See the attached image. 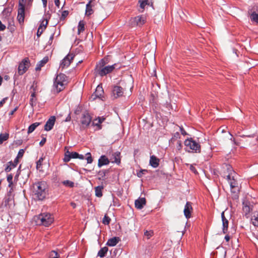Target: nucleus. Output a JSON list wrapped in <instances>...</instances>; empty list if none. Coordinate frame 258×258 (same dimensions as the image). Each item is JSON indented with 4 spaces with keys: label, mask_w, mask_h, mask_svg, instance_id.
I'll return each instance as SVG.
<instances>
[{
    "label": "nucleus",
    "mask_w": 258,
    "mask_h": 258,
    "mask_svg": "<svg viewBox=\"0 0 258 258\" xmlns=\"http://www.w3.org/2000/svg\"><path fill=\"white\" fill-rule=\"evenodd\" d=\"M24 0H19L18 9L17 20L20 24H23L25 18Z\"/></svg>",
    "instance_id": "nucleus-6"
},
{
    "label": "nucleus",
    "mask_w": 258,
    "mask_h": 258,
    "mask_svg": "<svg viewBox=\"0 0 258 258\" xmlns=\"http://www.w3.org/2000/svg\"><path fill=\"white\" fill-rule=\"evenodd\" d=\"M71 205L74 208H75L76 207V204L75 203H72Z\"/></svg>",
    "instance_id": "nucleus-63"
},
{
    "label": "nucleus",
    "mask_w": 258,
    "mask_h": 258,
    "mask_svg": "<svg viewBox=\"0 0 258 258\" xmlns=\"http://www.w3.org/2000/svg\"><path fill=\"white\" fill-rule=\"evenodd\" d=\"M115 64L101 69L98 71V74L101 76H103L111 73L115 69Z\"/></svg>",
    "instance_id": "nucleus-12"
},
{
    "label": "nucleus",
    "mask_w": 258,
    "mask_h": 258,
    "mask_svg": "<svg viewBox=\"0 0 258 258\" xmlns=\"http://www.w3.org/2000/svg\"><path fill=\"white\" fill-rule=\"evenodd\" d=\"M108 250V248L107 247L105 246V247H102L98 251V256H99L101 257H104L105 255V254H106V253L107 252Z\"/></svg>",
    "instance_id": "nucleus-29"
},
{
    "label": "nucleus",
    "mask_w": 258,
    "mask_h": 258,
    "mask_svg": "<svg viewBox=\"0 0 258 258\" xmlns=\"http://www.w3.org/2000/svg\"><path fill=\"white\" fill-rule=\"evenodd\" d=\"M8 99V98L7 97H6L5 98H4L1 102H0V107H2L3 106V105H4V104L6 102V101Z\"/></svg>",
    "instance_id": "nucleus-50"
},
{
    "label": "nucleus",
    "mask_w": 258,
    "mask_h": 258,
    "mask_svg": "<svg viewBox=\"0 0 258 258\" xmlns=\"http://www.w3.org/2000/svg\"><path fill=\"white\" fill-rule=\"evenodd\" d=\"M55 121V117L54 116H51L46 122L44 126V130L46 131H50L53 127Z\"/></svg>",
    "instance_id": "nucleus-16"
},
{
    "label": "nucleus",
    "mask_w": 258,
    "mask_h": 258,
    "mask_svg": "<svg viewBox=\"0 0 258 258\" xmlns=\"http://www.w3.org/2000/svg\"><path fill=\"white\" fill-rule=\"evenodd\" d=\"M177 144L178 145L177 148L178 150H180L181 148V144L180 141H178Z\"/></svg>",
    "instance_id": "nucleus-56"
},
{
    "label": "nucleus",
    "mask_w": 258,
    "mask_h": 258,
    "mask_svg": "<svg viewBox=\"0 0 258 258\" xmlns=\"http://www.w3.org/2000/svg\"><path fill=\"white\" fill-rule=\"evenodd\" d=\"M185 150L188 152L199 153L201 151L200 145L194 141L191 138L186 139L184 141Z\"/></svg>",
    "instance_id": "nucleus-4"
},
{
    "label": "nucleus",
    "mask_w": 258,
    "mask_h": 258,
    "mask_svg": "<svg viewBox=\"0 0 258 258\" xmlns=\"http://www.w3.org/2000/svg\"><path fill=\"white\" fill-rule=\"evenodd\" d=\"M9 137V135L8 133L1 134H0V145L2 144L3 142L7 141Z\"/></svg>",
    "instance_id": "nucleus-34"
},
{
    "label": "nucleus",
    "mask_w": 258,
    "mask_h": 258,
    "mask_svg": "<svg viewBox=\"0 0 258 258\" xmlns=\"http://www.w3.org/2000/svg\"><path fill=\"white\" fill-rule=\"evenodd\" d=\"M147 172V170H142L139 172L137 173V175L139 177H141L143 175V174H145V173Z\"/></svg>",
    "instance_id": "nucleus-45"
},
{
    "label": "nucleus",
    "mask_w": 258,
    "mask_h": 258,
    "mask_svg": "<svg viewBox=\"0 0 258 258\" xmlns=\"http://www.w3.org/2000/svg\"><path fill=\"white\" fill-rule=\"evenodd\" d=\"M2 81H3V79H2V78L0 76V85H1V84H2Z\"/></svg>",
    "instance_id": "nucleus-64"
},
{
    "label": "nucleus",
    "mask_w": 258,
    "mask_h": 258,
    "mask_svg": "<svg viewBox=\"0 0 258 258\" xmlns=\"http://www.w3.org/2000/svg\"><path fill=\"white\" fill-rule=\"evenodd\" d=\"M109 163V159L104 155H102L98 160V166L99 167L103 165H108Z\"/></svg>",
    "instance_id": "nucleus-22"
},
{
    "label": "nucleus",
    "mask_w": 258,
    "mask_h": 258,
    "mask_svg": "<svg viewBox=\"0 0 258 258\" xmlns=\"http://www.w3.org/2000/svg\"><path fill=\"white\" fill-rule=\"evenodd\" d=\"M150 164L154 168H157L159 164V159L154 155L150 157Z\"/></svg>",
    "instance_id": "nucleus-23"
},
{
    "label": "nucleus",
    "mask_w": 258,
    "mask_h": 258,
    "mask_svg": "<svg viewBox=\"0 0 258 258\" xmlns=\"http://www.w3.org/2000/svg\"><path fill=\"white\" fill-rule=\"evenodd\" d=\"M54 3L56 6L59 8L60 4L59 0H54Z\"/></svg>",
    "instance_id": "nucleus-53"
},
{
    "label": "nucleus",
    "mask_w": 258,
    "mask_h": 258,
    "mask_svg": "<svg viewBox=\"0 0 258 258\" xmlns=\"http://www.w3.org/2000/svg\"><path fill=\"white\" fill-rule=\"evenodd\" d=\"M257 7H254L252 9L249 10L248 14L250 15V20L258 24V10Z\"/></svg>",
    "instance_id": "nucleus-10"
},
{
    "label": "nucleus",
    "mask_w": 258,
    "mask_h": 258,
    "mask_svg": "<svg viewBox=\"0 0 258 258\" xmlns=\"http://www.w3.org/2000/svg\"><path fill=\"white\" fill-rule=\"evenodd\" d=\"M95 5V3L93 1H90L89 3L86 5L85 15L87 17H89L94 13V8Z\"/></svg>",
    "instance_id": "nucleus-11"
},
{
    "label": "nucleus",
    "mask_w": 258,
    "mask_h": 258,
    "mask_svg": "<svg viewBox=\"0 0 258 258\" xmlns=\"http://www.w3.org/2000/svg\"><path fill=\"white\" fill-rule=\"evenodd\" d=\"M41 29H42V28H38V30H37V35L38 37H39L43 32V30H41Z\"/></svg>",
    "instance_id": "nucleus-49"
},
{
    "label": "nucleus",
    "mask_w": 258,
    "mask_h": 258,
    "mask_svg": "<svg viewBox=\"0 0 258 258\" xmlns=\"http://www.w3.org/2000/svg\"><path fill=\"white\" fill-rule=\"evenodd\" d=\"M119 237H114L108 240L106 244L109 246H114L116 245L119 241Z\"/></svg>",
    "instance_id": "nucleus-25"
},
{
    "label": "nucleus",
    "mask_w": 258,
    "mask_h": 258,
    "mask_svg": "<svg viewBox=\"0 0 258 258\" xmlns=\"http://www.w3.org/2000/svg\"><path fill=\"white\" fill-rule=\"evenodd\" d=\"M6 29V26L5 25L2 24L1 21L0 20V31H2L5 30Z\"/></svg>",
    "instance_id": "nucleus-48"
},
{
    "label": "nucleus",
    "mask_w": 258,
    "mask_h": 258,
    "mask_svg": "<svg viewBox=\"0 0 258 258\" xmlns=\"http://www.w3.org/2000/svg\"><path fill=\"white\" fill-rule=\"evenodd\" d=\"M34 219L38 225H42L44 226H49L54 221L53 215L47 213H42Z\"/></svg>",
    "instance_id": "nucleus-2"
},
{
    "label": "nucleus",
    "mask_w": 258,
    "mask_h": 258,
    "mask_svg": "<svg viewBox=\"0 0 258 258\" xmlns=\"http://www.w3.org/2000/svg\"><path fill=\"white\" fill-rule=\"evenodd\" d=\"M47 24H48L47 20L44 19L41 21L39 28H41L42 29H41L43 30L44 31L46 29Z\"/></svg>",
    "instance_id": "nucleus-35"
},
{
    "label": "nucleus",
    "mask_w": 258,
    "mask_h": 258,
    "mask_svg": "<svg viewBox=\"0 0 258 258\" xmlns=\"http://www.w3.org/2000/svg\"><path fill=\"white\" fill-rule=\"evenodd\" d=\"M73 59V55L72 54H68L62 60L60 64V68L63 69L69 66Z\"/></svg>",
    "instance_id": "nucleus-14"
},
{
    "label": "nucleus",
    "mask_w": 258,
    "mask_h": 258,
    "mask_svg": "<svg viewBox=\"0 0 258 258\" xmlns=\"http://www.w3.org/2000/svg\"><path fill=\"white\" fill-rule=\"evenodd\" d=\"M70 119H71V117H70V116H68V117L66 118V121H70Z\"/></svg>",
    "instance_id": "nucleus-62"
},
{
    "label": "nucleus",
    "mask_w": 258,
    "mask_h": 258,
    "mask_svg": "<svg viewBox=\"0 0 258 258\" xmlns=\"http://www.w3.org/2000/svg\"><path fill=\"white\" fill-rule=\"evenodd\" d=\"M91 120L92 118L89 113L88 112L84 113L80 118L82 127L86 128L88 127L90 125Z\"/></svg>",
    "instance_id": "nucleus-7"
},
{
    "label": "nucleus",
    "mask_w": 258,
    "mask_h": 258,
    "mask_svg": "<svg viewBox=\"0 0 258 258\" xmlns=\"http://www.w3.org/2000/svg\"><path fill=\"white\" fill-rule=\"evenodd\" d=\"M146 21V17L144 15L138 16L133 19V23L138 26H142Z\"/></svg>",
    "instance_id": "nucleus-17"
},
{
    "label": "nucleus",
    "mask_w": 258,
    "mask_h": 258,
    "mask_svg": "<svg viewBox=\"0 0 258 258\" xmlns=\"http://www.w3.org/2000/svg\"><path fill=\"white\" fill-rule=\"evenodd\" d=\"M120 153L117 151L112 154V156L110 157V161L112 163H114L119 165L120 163Z\"/></svg>",
    "instance_id": "nucleus-18"
},
{
    "label": "nucleus",
    "mask_w": 258,
    "mask_h": 258,
    "mask_svg": "<svg viewBox=\"0 0 258 258\" xmlns=\"http://www.w3.org/2000/svg\"><path fill=\"white\" fill-rule=\"evenodd\" d=\"M13 175L10 174L7 176V181L9 182V186L11 187L13 185Z\"/></svg>",
    "instance_id": "nucleus-38"
},
{
    "label": "nucleus",
    "mask_w": 258,
    "mask_h": 258,
    "mask_svg": "<svg viewBox=\"0 0 258 258\" xmlns=\"http://www.w3.org/2000/svg\"><path fill=\"white\" fill-rule=\"evenodd\" d=\"M46 142V139H43V140H41V141L40 142V146H43V144L45 143Z\"/></svg>",
    "instance_id": "nucleus-55"
},
{
    "label": "nucleus",
    "mask_w": 258,
    "mask_h": 258,
    "mask_svg": "<svg viewBox=\"0 0 258 258\" xmlns=\"http://www.w3.org/2000/svg\"><path fill=\"white\" fill-rule=\"evenodd\" d=\"M139 3L142 9H144L146 5H149L148 0H140Z\"/></svg>",
    "instance_id": "nucleus-37"
},
{
    "label": "nucleus",
    "mask_w": 258,
    "mask_h": 258,
    "mask_svg": "<svg viewBox=\"0 0 258 258\" xmlns=\"http://www.w3.org/2000/svg\"><path fill=\"white\" fill-rule=\"evenodd\" d=\"M180 131L182 135H185L186 134L185 131L182 128H180Z\"/></svg>",
    "instance_id": "nucleus-58"
},
{
    "label": "nucleus",
    "mask_w": 258,
    "mask_h": 258,
    "mask_svg": "<svg viewBox=\"0 0 258 258\" xmlns=\"http://www.w3.org/2000/svg\"><path fill=\"white\" fill-rule=\"evenodd\" d=\"M48 61V57L47 56L44 57L41 60L38 62L37 64L35 70L36 71H40L41 67H43Z\"/></svg>",
    "instance_id": "nucleus-24"
},
{
    "label": "nucleus",
    "mask_w": 258,
    "mask_h": 258,
    "mask_svg": "<svg viewBox=\"0 0 258 258\" xmlns=\"http://www.w3.org/2000/svg\"><path fill=\"white\" fill-rule=\"evenodd\" d=\"M43 3V7L45 8L47 6V0H42Z\"/></svg>",
    "instance_id": "nucleus-54"
},
{
    "label": "nucleus",
    "mask_w": 258,
    "mask_h": 258,
    "mask_svg": "<svg viewBox=\"0 0 258 258\" xmlns=\"http://www.w3.org/2000/svg\"><path fill=\"white\" fill-rule=\"evenodd\" d=\"M30 66V62L28 58H25L19 64L18 67V73L20 75H23L28 70Z\"/></svg>",
    "instance_id": "nucleus-8"
},
{
    "label": "nucleus",
    "mask_w": 258,
    "mask_h": 258,
    "mask_svg": "<svg viewBox=\"0 0 258 258\" xmlns=\"http://www.w3.org/2000/svg\"><path fill=\"white\" fill-rule=\"evenodd\" d=\"M221 217L223 224V232L224 233H226L228 230L229 222L228 220L225 217L224 212H223L221 214Z\"/></svg>",
    "instance_id": "nucleus-21"
},
{
    "label": "nucleus",
    "mask_w": 258,
    "mask_h": 258,
    "mask_svg": "<svg viewBox=\"0 0 258 258\" xmlns=\"http://www.w3.org/2000/svg\"><path fill=\"white\" fill-rule=\"evenodd\" d=\"M85 23L83 21H80L78 26V33L80 34L85 30Z\"/></svg>",
    "instance_id": "nucleus-30"
},
{
    "label": "nucleus",
    "mask_w": 258,
    "mask_h": 258,
    "mask_svg": "<svg viewBox=\"0 0 258 258\" xmlns=\"http://www.w3.org/2000/svg\"><path fill=\"white\" fill-rule=\"evenodd\" d=\"M192 211L191 203L187 202L184 207V215L186 219H189L191 217V213Z\"/></svg>",
    "instance_id": "nucleus-13"
},
{
    "label": "nucleus",
    "mask_w": 258,
    "mask_h": 258,
    "mask_svg": "<svg viewBox=\"0 0 258 258\" xmlns=\"http://www.w3.org/2000/svg\"><path fill=\"white\" fill-rule=\"evenodd\" d=\"M243 213L245 214V215H246L250 213L251 209L250 207L249 206L248 203L247 202H243Z\"/></svg>",
    "instance_id": "nucleus-27"
},
{
    "label": "nucleus",
    "mask_w": 258,
    "mask_h": 258,
    "mask_svg": "<svg viewBox=\"0 0 258 258\" xmlns=\"http://www.w3.org/2000/svg\"><path fill=\"white\" fill-rule=\"evenodd\" d=\"M225 239L227 242H228L230 240V236L229 235H226L225 236Z\"/></svg>",
    "instance_id": "nucleus-59"
},
{
    "label": "nucleus",
    "mask_w": 258,
    "mask_h": 258,
    "mask_svg": "<svg viewBox=\"0 0 258 258\" xmlns=\"http://www.w3.org/2000/svg\"><path fill=\"white\" fill-rule=\"evenodd\" d=\"M104 120V118L98 117L97 118L93 120L92 125L96 127V130H100L101 128V123H102Z\"/></svg>",
    "instance_id": "nucleus-19"
},
{
    "label": "nucleus",
    "mask_w": 258,
    "mask_h": 258,
    "mask_svg": "<svg viewBox=\"0 0 258 258\" xmlns=\"http://www.w3.org/2000/svg\"><path fill=\"white\" fill-rule=\"evenodd\" d=\"M31 98H36V94H35V92H33L31 95Z\"/></svg>",
    "instance_id": "nucleus-60"
},
{
    "label": "nucleus",
    "mask_w": 258,
    "mask_h": 258,
    "mask_svg": "<svg viewBox=\"0 0 258 258\" xmlns=\"http://www.w3.org/2000/svg\"><path fill=\"white\" fill-rule=\"evenodd\" d=\"M62 183L64 185L68 187H72L74 186V183L69 180H64Z\"/></svg>",
    "instance_id": "nucleus-36"
},
{
    "label": "nucleus",
    "mask_w": 258,
    "mask_h": 258,
    "mask_svg": "<svg viewBox=\"0 0 258 258\" xmlns=\"http://www.w3.org/2000/svg\"><path fill=\"white\" fill-rule=\"evenodd\" d=\"M153 234L152 231H146L144 233V235L147 239L150 238Z\"/></svg>",
    "instance_id": "nucleus-42"
},
{
    "label": "nucleus",
    "mask_w": 258,
    "mask_h": 258,
    "mask_svg": "<svg viewBox=\"0 0 258 258\" xmlns=\"http://www.w3.org/2000/svg\"><path fill=\"white\" fill-rule=\"evenodd\" d=\"M45 157H41L36 162V168L39 171H42V162L44 159Z\"/></svg>",
    "instance_id": "nucleus-28"
},
{
    "label": "nucleus",
    "mask_w": 258,
    "mask_h": 258,
    "mask_svg": "<svg viewBox=\"0 0 258 258\" xmlns=\"http://www.w3.org/2000/svg\"><path fill=\"white\" fill-rule=\"evenodd\" d=\"M24 150L23 149H20L18 152V154L17 155V158H22L24 154Z\"/></svg>",
    "instance_id": "nucleus-43"
},
{
    "label": "nucleus",
    "mask_w": 258,
    "mask_h": 258,
    "mask_svg": "<svg viewBox=\"0 0 258 258\" xmlns=\"http://www.w3.org/2000/svg\"><path fill=\"white\" fill-rule=\"evenodd\" d=\"M18 159L19 158H17V157L16 158V159L14 160V162H13V163L16 166L19 162V160H18Z\"/></svg>",
    "instance_id": "nucleus-52"
},
{
    "label": "nucleus",
    "mask_w": 258,
    "mask_h": 258,
    "mask_svg": "<svg viewBox=\"0 0 258 258\" xmlns=\"http://www.w3.org/2000/svg\"><path fill=\"white\" fill-rule=\"evenodd\" d=\"M251 222L255 227H258V211L254 212L251 218Z\"/></svg>",
    "instance_id": "nucleus-26"
},
{
    "label": "nucleus",
    "mask_w": 258,
    "mask_h": 258,
    "mask_svg": "<svg viewBox=\"0 0 258 258\" xmlns=\"http://www.w3.org/2000/svg\"><path fill=\"white\" fill-rule=\"evenodd\" d=\"M103 187L102 186H98L95 187V195L97 197H101L102 196V190Z\"/></svg>",
    "instance_id": "nucleus-31"
},
{
    "label": "nucleus",
    "mask_w": 258,
    "mask_h": 258,
    "mask_svg": "<svg viewBox=\"0 0 258 258\" xmlns=\"http://www.w3.org/2000/svg\"><path fill=\"white\" fill-rule=\"evenodd\" d=\"M49 258H58V254L56 251H51L49 254Z\"/></svg>",
    "instance_id": "nucleus-40"
},
{
    "label": "nucleus",
    "mask_w": 258,
    "mask_h": 258,
    "mask_svg": "<svg viewBox=\"0 0 258 258\" xmlns=\"http://www.w3.org/2000/svg\"><path fill=\"white\" fill-rule=\"evenodd\" d=\"M110 219L109 217L105 215L104 218H103L102 222L105 225H108L110 223Z\"/></svg>",
    "instance_id": "nucleus-41"
},
{
    "label": "nucleus",
    "mask_w": 258,
    "mask_h": 258,
    "mask_svg": "<svg viewBox=\"0 0 258 258\" xmlns=\"http://www.w3.org/2000/svg\"><path fill=\"white\" fill-rule=\"evenodd\" d=\"M16 166L13 163V162L10 161L8 162V164L5 168V171L6 172H10L12 169L15 168Z\"/></svg>",
    "instance_id": "nucleus-33"
},
{
    "label": "nucleus",
    "mask_w": 258,
    "mask_h": 258,
    "mask_svg": "<svg viewBox=\"0 0 258 258\" xmlns=\"http://www.w3.org/2000/svg\"><path fill=\"white\" fill-rule=\"evenodd\" d=\"M190 169L195 173H196L197 172L195 167L192 165L190 166Z\"/></svg>",
    "instance_id": "nucleus-51"
},
{
    "label": "nucleus",
    "mask_w": 258,
    "mask_h": 258,
    "mask_svg": "<svg viewBox=\"0 0 258 258\" xmlns=\"http://www.w3.org/2000/svg\"><path fill=\"white\" fill-rule=\"evenodd\" d=\"M71 156L72 158H81V159L83 158V155H80L77 152H72Z\"/></svg>",
    "instance_id": "nucleus-39"
},
{
    "label": "nucleus",
    "mask_w": 258,
    "mask_h": 258,
    "mask_svg": "<svg viewBox=\"0 0 258 258\" xmlns=\"http://www.w3.org/2000/svg\"><path fill=\"white\" fill-rule=\"evenodd\" d=\"M87 155H89V156L87 157V160L88 163H91L93 161L92 158L91 156L90 153H88Z\"/></svg>",
    "instance_id": "nucleus-46"
},
{
    "label": "nucleus",
    "mask_w": 258,
    "mask_h": 258,
    "mask_svg": "<svg viewBox=\"0 0 258 258\" xmlns=\"http://www.w3.org/2000/svg\"><path fill=\"white\" fill-rule=\"evenodd\" d=\"M67 76L63 74L58 75L54 81L53 87L57 93L63 90L68 84Z\"/></svg>",
    "instance_id": "nucleus-3"
},
{
    "label": "nucleus",
    "mask_w": 258,
    "mask_h": 258,
    "mask_svg": "<svg viewBox=\"0 0 258 258\" xmlns=\"http://www.w3.org/2000/svg\"><path fill=\"white\" fill-rule=\"evenodd\" d=\"M47 185L45 182H38L33 185L34 195L39 200H43L46 195Z\"/></svg>",
    "instance_id": "nucleus-1"
},
{
    "label": "nucleus",
    "mask_w": 258,
    "mask_h": 258,
    "mask_svg": "<svg viewBox=\"0 0 258 258\" xmlns=\"http://www.w3.org/2000/svg\"><path fill=\"white\" fill-rule=\"evenodd\" d=\"M103 94L104 90L102 87L101 85H98L95 92L91 96V99L94 100L97 98H98L103 100V98H104Z\"/></svg>",
    "instance_id": "nucleus-9"
},
{
    "label": "nucleus",
    "mask_w": 258,
    "mask_h": 258,
    "mask_svg": "<svg viewBox=\"0 0 258 258\" xmlns=\"http://www.w3.org/2000/svg\"><path fill=\"white\" fill-rule=\"evenodd\" d=\"M37 99L34 98H31L30 100V104L31 106H33L34 105H36Z\"/></svg>",
    "instance_id": "nucleus-44"
},
{
    "label": "nucleus",
    "mask_w": 258,
    "mask_h": 258,
    "mask_svg": "<svg viewBox=\"0 0 258 258\" xmlns=\"http://www.w3.org/2000/svg\"><path fill=\"white\" fill-rule=\"evenodd\" d=\"M71 156H66V155H64V158H63V161L64 162H68L71 159Z\"/></svg>",
    "instance_id": "nucleus-47"
},
{
    "label": "nucleus",
    "mask_w": 258,
    "mask_h": 258,
    "mask_svg": "<svg viewBox=\"0 0 258 258\" xmlns=\"http://www.w3.org/2000/svg\"><path fill=\"white\" fill-rule=\"evenodd\" d=\"M17 109L18 108L16 107L14 110H13L10 112L9 114L11 115H13L14 113V112L17 110Z\"/></svg>",
    "instance_id": "nucleus-57"
},
{
    "label": "nucleus",
    "mask_w": 258,
    "mask_h": 258,
    "mask_svg": "<svg viewBox=\"0 0 258 258\" xmlns=\"http://www.w3.org/2000/svg\"><path fill=\"white\" fill-rule=\"evenodd\" d=\"M40 124L39 122H35L30 125L28 127V134L32 133Z\"/></svg>",
    "instance_id": "nucleus-32"
},
{
    "label": "nucleus",
    "mask_w": 258,
    "mask_h": 258,
    "mask_svg": "<svg viewBox=\"0 0 258 258\" xmlns=\"http://www.w3.org/2000/svg\"><path fill=\"white\" fill-rule=\"evenodd\" d=\"M123 92L122 88L118 86H115L113 87L112 91V96L114 98H117L123 95Z\"/></svg>",
    "instance_id": "nucleus-15"
},
{
    "label": "nucleus",
    "mask_w": 258,
    "mask_h": 258,
    "mask_svg": "<svg viewBox=\"0 0 258 258\" xmlns=\"http://www.w3.org/2000/svg\"><path fill=\"white\" fill-rule=\"evenodd\" d=\"M225 167L228 172V174L227 175V179L231 189L238 188V182L235 178L236 173L233 171L232 167L229 165H226Z\"/></svg>",
    "instance_id": "nucleus-5"
},
{
    "label": "nucleus",
    "mask_w": 258,
    "mask_h": 258,
    "mask_svg": "<svg viewBox=\"0 0 258 258\" xmlns=\"http://www.w3.org/2000/svg\"><path fill=\"white\" fill-rule=\"evenodd\" d=\"M146 199L144 198H139L135 201V207L138 209H142L146 205Z\"/></svg>",
    "instance_id": "nucleus-20"
},
{
    "label": "nucleus",
    "mask_w": 258,
    "mask_h": 258,
    "mask_svg": "<svg viewBox=\"0 0 258 258\" xmlns=\"http://www.w3.org/2000/svg\"><path fill=\"white\" fill-rule=\"evenodd\" d=\"M64 155H66V156H71V153L69 151H67L66 153H65V154Z\"/></svg>",
    "instance_id": "nucleus-61"
}]
</instances>
